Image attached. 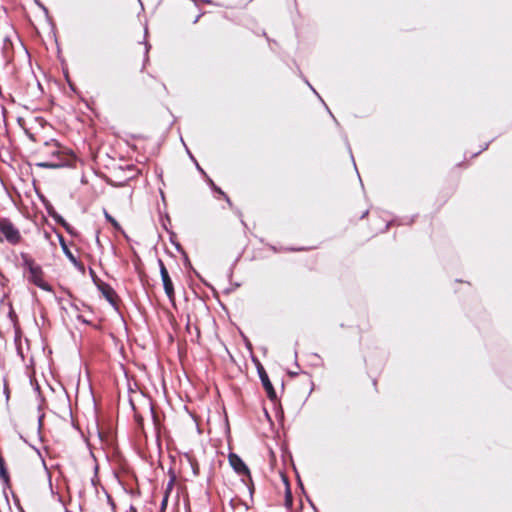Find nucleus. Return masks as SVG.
<instances>
[{"instance_id": "1", "label": "nucleus", "mask_w": 512, "mask_h": 512, "mask_svg": "<svg viewBox=\"0 0 512 512\" xmlns=\"http://www.w3.org/2000/svg\"><path fill=\"white\" fill-rule=\"evenodd\" d=\"M28 279L43 290L51 291V287L44 281L41 269L33 263H28Z\"/></svg>"}, {"instance_id": "2", "label": "nucleus", "mask_w": 512, "mask_h": 512, "mask_svg": "<svg viewBox=\"0 0 512 512\" xmlns=\"http://www.w3.org/2000/svg\"><path fill=\"white\" fill-rule=\"evenodd\" d=\"M0 232L4 235L5 239L12 244H16L20 240L18 230L8 221H0Z\"/></svg>"}, {"instance_id": "3", "label": "nucleus", "mask_w": 512, "mask_h": 512, "mask_svg": "<svg viewBox=\"0 0 512 512\" xmlns=\"http://www.w3.org/2000/svg\"><path fill=\"white\" fill-rule=\"evenodd\" d=\"M229 463L231 467L235 470V472H237L239 475L247 476L248 479L251 480L250 471L248 467L238 455L230 454Z\"/></svg>"}, {"instance_id": "4", "label": "nucleus", "mask_w": 512, "mask_h": 512, "mask_svg": "<svg viewBox=\"0 0 512 512\" xmlns=\"http://www.w3.org/2000/svg\"><path fill=\"white\" fill-rule=\"evenodd\" d=\"M160 272H161V278H162V281H163V286H164V290H165V293L167 294V296L169 298H172L173 295H174V288H173V284H172V281L168 275V271L167 269L165 268L164 264L160 261Z\"/></svg>"}, {"instance_id": "5", "label": "nucleus", "mask_w": 512, "mask_h": 512, "mask_svg": "<svg viewBox=\"0 0 512 512\" xmlns=\"http://www.w3.org/2000/svg\"><path fill=\"white\" fill-rule=\"evenodd\" d=\"M259 374H260L262 384H263L269 398L274 399L276 397V394H275V391L273 389V386H272L267 374L265 373V371L262 368L259 370Z\"/></svg>"}, {"instance_id": "6", "label": "nucleus", "mask_w": 512, "mask_h": 512, "mask_svg": "<svg viewBox=\"0 0 512 512\" xmlns=\"http://www.w3.org/2000/svg\"><path fill=\"white\" fill-rule=\"evenodd\" d=\"M105 217L113 225V227L115 229H118V230L121 229L119 223L111 215H109L107 212H105Z\"/></svg>"}, {"instance_id": "7", "label": "nucleus", "mask_w": 512, "mask_h": 512, "mask_svg": "<svg viewBox=\"0 0 512 512\" xmlns=\"http://www.w3.org/2000/svg\"><path fill=\"white\" fill-rule=\"evenodd\" d=\"M63 249H64V252H65L66 256H67V257H68V258H69V259H70L74 264H76V259H75V257L73 256V254L68 250V248H67L65 245H63Z\"/></svg>"}, {"instance_id": "8", "label": "nucleus", "mask_w": 512, "mask_h": 512, "mask_svg": "<svg viewBox=\"0 0 512 512\" xmlns=\"http://www.w3.org/2000/svg\"><path fill=\"white\" fill-rule=\"evenodd\" d=\"M40 166L42 167H50V168H56L58 167V165H54V164H48V163H41L39 164Z\"/></svg>"}]
</instances>
